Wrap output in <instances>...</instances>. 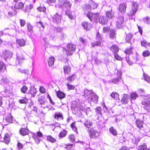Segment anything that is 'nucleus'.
<instances>
[{"label":"nucleus","instance_id":"4be33fe9","mask_svg":"<svg viewBox=\"0 0 150 150\" xmlns=\"http://www.w3.org/2000/svg\"><path fill=\"white\" fill-rule=\"evenodd\" d=\"M106 16L110 19L113 18L114 16V12L112 10L108 11L106 13Z\"/></svg>","mask_w":150,"mask_h":150},{"label":"nucleus","instance_id":"5701e85b","mask_svg":"<svg viewBox=\"0 0 150 150\" xmlns=\"http://www.w3.org/2000/svg\"><path fill=\"white\" fill-rule=\"evenodd\" d=\"M28 130L25 128H22L19 131L20 133L23 136H25L28 134Z\"/></svg>","mask_w":150,"mask_h":150},{"label":"nucleus","instance_id":"4c0bfd02","mask_svg":"<svg viewBox=\"0 0 150 150\" xmlns=\"http://www.w3.org/2000/svg\"><path fill=\"white\" fill-rule=\"evenodd\" d=\"M111 50L115 53H116L119 51L118 47L116 45H113L111 47Z\"/></svg>","mask_w":150,"mask_h":150},{"label":"nucleus","instance_id":"052dcab7","mask_svg":"<svg viewBox=\"0 0 150 150\" xmlns=\"http://www.w3.org/2000/svg\"><path fill=\"white\" fill-rule=\"evenodd\" d=\"M34 140L37 144H39L41 140L37 136H35L34 137Z\"/></svg>","mask_w":150,"mask_h":150},{"label":"nucleus","instance_id":"0e129e2a","mask_svg":"<svg viewBox=\"0 0 150 150\" xmlns=\"http://www.w3.org/2000/svg\"><path fill=\"white\" fill-rule=\"evenodd\" d=\"M132 50L131 48H129V49H127L125 51V53L127 54H130L132 53Z\"/></svg>","mask_w":150,"mask_h":150},{"label":"nucleus","instance_id":"5fc2aeb1","mask_svg":"<svg viewBox=\"0 0 150 150\" xmlns=\"http://www.w3.org/2000/svg\"><path fill=\"white\" fill-rule=\"evenodd\" d=\"M69 138L70 141L72 142H74L75 140V136L73 134L70 135L69 137Z\"/></svg>","mask_w":150,"mask_h":150},{"label":"nucleus","instance_id":"20e7f679","mask_svg":"<svg viewBox=\"0 0 150 150\" xmlns=\"http://www.w3.org/2000/svg\"><path fill=\"white\" fill-rule=\"evenodd\" d=\"M94 21L97 22L98 21L102 25L106 24L108 20L105 19V17L103 16H99L98 13H94Z\"/></svg>","mask_w":150,"mask_h":150},{"label":"nucleus","instance_id":"4d7b16f0","mask_svg":"<svg viewBox=\"0 0 150 150\" xmlns=\"http://www.w3.org/2000/svg\"><path fill=\"white\" fill-rule=\"evenodd\" d=\"M66 37L67 35L65 34L64 33H61L60 34L59 38L61 40H64V39H65L66 38Z\"/></svg>","mask_w":150,"mask_h":150},{"label":"nucleus","instance_id":"9d476101","mask_svg":"<svg viewBox=\"0 0 150 150\" xmlns=\"http://www.w3.org/2000/svg\"><path fill=\"white\" fill-rule=\"evenodd\" d=\"M123 17L122 16H119L116 21V26L118 28H120L124 23Z\"/></svg>","mask_w":150,"mask_h":150},{"label":"nucleus","instance_id":"2f4dec72","mask_svg":"<svg viewBox=\"0 0 150 150\" xmlns=\"http://www.w3.org/2000/svg\"><path fill=\"white\" fill-rule=\"evenodd\" d=\"M57 96L60 99L64 98L65 96V94L60 91L57 92Z\"/></svg>","mask_w":150,"mask_h":150},{"label":"nucleus","instance_id":"603ef678","mask_svg":"<svg viewBox=\"0 0 150 150\" xmlns=\"http://www.w3.org/2000/svg\"><path fill=\"white\" fill-rule=\"evenodd\" d=\"M19 102L21 103H26L28 102V99L26 98L19 100Z\"/></svg>","mask_w":150,"mask_h":150},{"label":"nucleus","instance_id":"c756f323","mask_svg":"<svg viewBox=\"0 0 150 150\" xmlns=\"http://www.w3.org/2000/svg\"><path fill=\"white\" fill-rule=\"evenodd\" d=\"M54 58L53 57L49 58L48 61L49 66L52 67L54 65Z\"/></svg>","mask_w":150,"mask_h":150},{"label":"nucleus","instance_id":"e433bc0d","mask_svg":"<svg viewBox=\"0 0 150 150\" xmlns=\"http://www.w3.org/2000/svg\"><path fill=\"white\" fill-rule=\"evenodd\" d=\"M93 16V13L90 12H88L87 14V17L90 19L91 21H93V20H94Z\"/></svg>","mask_w":150,"mask_h":150},{"label":"nucleus","instance_id":"f257e3e1","mask_svg":"<svg viewBox=\"0 0 150 150\" xmlns=\"http://www.w3.org/2000/svg\"><path fill=\"white\" fill-rule=\"evenodd\" d=\"M58 5L59 8H62L65 11L66 13L70 18L73 19V16L68 13V11L70 10L71 6L69 2L67 0H59Z\"/></svg>","mask_w":150,"mask_h":150},{"label":"nucleus","instance_id":"72a5a7b5","mask_svg":"<svg viewBox=\"0 0 150 150\" xmlns=\"http://www.w3.org/2000/svg\"><path fill=\"white\" fill-rule=\"evenodd\" d=\"M76 78V75L74 74H73L71 76H69L67 78V80H68L69 83H70L74 81Z\"/></svg>","mask_w":150,"mask_h":150},{"label":"nucleus","instance_id":"a211bd4d","mask_svg":"<svg viewBox=\"0 0 150 150\" xmlns=\"http://www.w3.org/2000/svg\"><path fill=\"white\" fill-rule=\"evenodd\" d=\"M96 39L97 40V41L95 42L94 43V46L95 45H97L99 46L101 44V40L102 38L101 37L99 34V32H98L97 33L96 36Z\"/></svg>","mask_w":150,"mask_h":150},{"label":"nucleus","instance_id":"423d86ee","mask_svg":"<svg viewBox=\"0 0 150 150\" xmlns=\"http://www.w3.org/2000/svg\"><path fill=\"white\" fill-rule=\"evenodd\" d=\"M138 4L136 2H133L132 4V10L129 15L130 16L134 15L138 10Z\"/></svg>","mask_w":150,"mask_h":150},{"label":"nucleus","instance_id":"864d4df0","mask_svg":"<svg viewBox=\"0 0 150 150\" xmlns=\"http://www.w3.org/2000/svg\"><path fill=\"white\" fill-rule=\"evenodd\" d=\"M38 101L41 104H44L45 101L44 98L42 97H40L38 99Z\"/></svg>","mask_w":150,"mask_h":150},{"label":"nucleus","instance_id":"bf43d9fd","mask_svg":"<svg viewBox=\"0 0 150 150\" xmlns=\"http://www.w3.org/2000/svg\"><path fill=\"white\" fill-rule=\"evenodd\" d=\"M67 86L68 88L71 90H74L75 89V87L69 84L68 83H67Z\"/></svg>","mask_w":150,"mask_h":150},{"label":"nucleus","instance_id":"f8f14e48","mask_svg":"<svg viewBox=\"0 0 150 150\" xmlns=\"http://www.w3.org/2000/svg\"><path fill=\"white\" fill-rule=\"evenodd\" d=\"M82 26L83 28L86 31L89 30L92 27L91 24L86 22H83L82 23Z\"/></svg>","mask_w":150,"mask_h":150},{"label":"nucleus","instance_id":"ddd939ff","mask_svg":"<svg viewBox=\"0 0 150 150\" xmlns=\"http://www.w3.org/2000/svg\"><path fill=\"white\" fill-rule=\"evenodd\" d=\"M11 87L10 86H8V87L7 86L5 91H2L1 93L2 96L4 97H9L10 93V89L11 88Z\"/></svg>","mask_w":150,"mask_h":150},{"label":"nucleus","instance_id":"393cba45","mask_svg":"<svg viewBox=\"0 0 150 150\" xmlns=\"http://www.w3.org/2000/svg\"><path fill=\"white\" fill-rule=\"evenodd\" d=\"M28 31V34L30 35L32 34L33 33V27L29 23H27Z\"/></svg>","mask_w":150,"mask_h":150},{"label":"nucleus","instance_id":"1a4fd4ad","mask_svg":"<svg viewBox=\"0 0 150 150\" xmlns=\"http://www.w3.org/2000/svg\"><path fill=\"white\" fill-rule=\"evenodd\" d=\"M130 138L129 139V141L132 144H137L139 141L140 138L138 137H135L131 134L130 136Z\"/></svg>","mask_w":150,"mask_h":150},{"label":"nucleus","instance_id":"c03bdc74","mask_svg":"<svg viewBox=\"0 0 150 150\" xmlns=\"http://www.w3.org/2000/svg\"><path fill=\"white\" fill-rule=\"evenodd\" d=\"M132 37V35L130 33H128L126 34V41L127 42H129V41L131 39Z\"/></svg>","mask_w":150,"mask_h":150},{"label":"nucleus","instance_id":"b1692460","mask_svg":"<svg viewBox=\"0 0 150 150\" xmlns=\"http://www.w3.org/2000/svg\"><path fill=\"white\" fill-rule=\"evenodd\" d=\"M64 71L65 74H69L71 72V68L69 65L64 66L63 67Z\"/></svg>","mask_w":150,"mask_h":150},{"label":"nucleus","instance_id":"7c9ffc66","mask_svg":"<svg viewBox=\"0 0 150 150\" xmlns=\"http://www.w3.org/2000/svg\"><path fill=\"white\" fill-rule=\"evenodd\" d=\"M16 42L20 46H23L25 43V41L23 39L17 40Z\"/></svg>","mask_w":150,"mask_h":150},{"label":"nucleus","instance_id":"2eb2a0df","mask_svg":"<svg viewBox=\"0 0 150 150\" xmlns=\"http://www.w3.org/2000/svg\"><path fill=\"white\" fill-rule=\"evenodd\" d=\"M126 3H123L121 4L119 6V11L121 13H124L126 11Z\"/></svg>","mask_w":150,"mask_h":150},{"label":"nucleus","instance_id":"a18cd8bd","mask_svg":"<svg viewBox=\"0 0 150 150\" xmlns=\"http://www.w3.org/2000/svg\"><path fill=\"white\" fill-rule=\"evenodd\" d=\"M143 76L144 77L145 81L148 82H150V77L148 76L147 74H145L144 73L143 74Z\"/></svg>","mask_w":150,"mask_h":150},{"label":"nucleus","instance_id":"58836bf2","mask_svg":"<svg viewBox=\"0 0 150 150\" xmlns=\"http://www.w3.org/2000/svg\"><path fill=\"white\" fill-rule=\"evenodd\" d=\"M4 139L6 143L8 144L9 142L10 139L9 134H8L6 133L5 134Z\"/></svg>","mask_w":150,"mask_h":150},{"label":"nucleus","instance_id":"7ed1b4c3","mask_svg":"<svg viewBox=\"0 0 150 150\" xmlns=\"http://www.w3.org/2000/svg\"><path fill=\"white\" fill-rule=\"evenodd\" d=\"M76 49V46L72 44H68L66 49H63V51L65 52L67 55H71L75 51Z\"/></svg>","mask_w":150,"mask_h":150},{"label":"nucleus","instance_id":"680f3d73","mask_svg":"<svg viewBox=\"0 0 150 150\" xmlns=\"http://www.w3.org/2000/svg\"><path fill=\"white\" fill-rule=\"evenodd\" d=\"M96 112L97 113L101 115V109L100 107H98L96 109Z\"/></svg>","mask_w":150,"mask_h":150},{"label":"nucleus","instance_id":"79ce46f5","mask_svg":"<svg viewBox=\"0 0 150 150\" xmlns=\"http://www.w3.org/2000/svg\"><path fill=\"white\" fill-rule=\"evenodd\" d=\"M6 68L5 65L3 63V62H0V71L1 70H6Z\"/></svg>","mask_w":150,"mask_h":150},{"label":"nucleus","instance_id":"bb28decb","mask_svg":"<svg viewBox=\"0 0 150 150\" xmlns=\"http://www.w3.org/2000/svg\"><path fill=\"white\" fill-rule=\"evenodd\" d=\"M110 96L114 100H117L119 98V94L116 92H113L110 95Z\"/></svg>","mask_w":150,"mask_h":150},{"label":"nucleus","instance_id":"774afa93","mask_svg":"<svg viewBox=\"0 0 150 150\" xmlns=\"http://www.w3.org/2000/svg\"><path fill=\"white\" fill-rule=\"evenodd\" d=\"M40 91L41 93H45V92L46 90L43 87L41 86L40 88Z\"/></svg>","mask_w":150,"mask_h":150},{"label":"nucleus","instance_id":"cd10ccee","mask_svg":"<svg viewBox=\"0 0 150 150\" xmlns=\"http://www.w3.org/2000/svg\"><path fill=\"white\" fill-rule=\"evenodd\" d=\"M143 122L140 120H137L136 122L137 126L139 129H141L143 127Z\"/></svg>","mask_w":150,"mask_h":150},{"label":"nucleus","instance_id":"f704fd0d","mask_svg":"<svg viewBox=\"0 0 150 150\" xmlns=\"http://www.w3.org/2000/svg\"><path fill=\"white\" fill-rule=\"evenodd\" d=\"M115 32L114 30L110 29V37L111 39H114L115 37Z\"/></svg>","mask_w":150,"mask_h":150},{"label":"nucleus","instance_id":"3c124183","mask_svg":"<svg viewBox=\"0 0 150 150\" xmlns=\"http://www.w3.org/2000/svg\"><path fill=\"white\" fill-rule=\"evenodd\" d=\"M144 22L145 23L147 24H150V18L146 17L144 19Z\"/></svg>","mask_w":150,"mask_h":150},{"label":"nucleus","instance_id":"13d9d810","mask_svg":"<svg viewBox=\"0 0 150 150\" xmlns=\"http://www.w3.org/2000/svg\"><path fill=\"white\" fill-rule=\"evenodd\" d=\"M33 7V6L31 4L29 6H27L26 7L25 11L28 12H29Z\"/></svg>","mask_w":150,"mask_h":150},{"label":"nucleus","instance_id":"a878e982","mask_svg":"<svg viewBox=\"0 0 150 150\" xmlns=\"http://www.w3.org/2000/svg\"><path fill=\"white\" fill-rule=\"evenodd\" d=\"M130 95L131 101L135 100L136 98L138 97L137 94L136 92H131Z\"/></svg>","mask_w":150,"mask_h":150},{"label":"nucleus","instance_id":"49530a36","mask_svg":"<svg viewBox=\"0 0 150 150\" xmlns=\"http://www.w3.org/2000/svg\"><path fill=\"white\" fill-rule=\"evenodd\" d=\"M67 132L64 130L62 131L59 134V136L60 138H62L64 137L67 134Z\"/></svg>","mask_w":150,"mask_h":150},{"label":"nucleus","instance_id":"6e6552de","mask_svg":"<svg viewBox=\"0 0 150 150\" xmlns=\"http://www.w3.org/2000/svg\"><path fill=\"white\" fill-rule=\"evenodd\" d=\"M12 53L10 51H4L1 54L3 58L6 61L7 59H10L12 56Z\"/></svg>","mask_w":150,"mask_h":150},{"label":"nucleus","instance_id":"de8ad7c7","mask_svg":"<svg viewBox=\"0 0 150 150\" xmlns=\"http://www.w3.org/2000/svg\"><path fill=\"white\" fill-rule=\"evenodd\" d=\"M121 79V76L120 75L117 78L113 79L112 81V82L114 83H117Z\"/></svg>","mask_w":150,"mask_h":150},{"label":"nucleus","instance_id":"f3484780","mask_svg":"<svg viewBox=\"0 0 150 150\" xmlns=\"http://www.w3.org/2000/svg\"><path fill=\"white\" fill-rule=\"evenodd\" d=\"M61 18V16L57 13H56L53 17V20L54 22H55L57 23L60 22Z\"/></svg>","mask_w":150,"mask_h":150},{"label":"nucleus","instance_id":"9b49d317","mask_svg":"<svg viewBox=\"0 0 150 150\" xmlns=\"http://www.w3.org/2000/svg\"><path fill=\"white\" fill-rule=\"evenodd\" d=\"M142 104L145 105L144 108L148 112L150 110V101L148 100H144L142 102Z\"/></svg>","mask_w":150,"mask_h":150},{"label":"nucleus","instance_id":"8fccbe9b","mask_svg":"<svg viewBox=\"0 0 150 150\" xmlns=\"http://www.w3.org/2000/svg\"><path fill=\"white\" fill-rule=\"evenodd\" d=\"M56 1V0H46L47 3L50 5L52 6L53 4Z\"/></svg>","mask_w":150,"mask_h":150},{"label":"nucleus","instance_id":"dca6fc26","mask_svg":"<svg viewBox=\"0 0 150 150\" xmlns=\"http://www.w3.org/2000/svg\"><path fill=\"white\" fill-rule=\"evenodd\" d=\"M129 98V95L126 94H124L122 99L121 100V102L123 104H126L128 102V99Z\"/></svg>","mask_w":150,"mask_h":150},{"label":"nucleus","instance_id":"6e6d98bb","mask_svg":"<svg viewBox=\"0 0 150 150\" xmlns=\"http://www.w3.org/2000/svg\"><path fill=\"white\" fill-rule=\"evenodd\" d=\"M71 127L72 129L75 132H77V128L75 126V123L74 122L72 123L71 125Z\"/></svg>","mask_w":150,"mask_h":150},{"label":"nucleus","instance_id":"6ab92c4d","mask_svg":"<svg viewBox=\"0 0 150 150\" xmlns=\"http://www.w3.org/2000/svg\"><path fill=\"white\" fill-rule=\"evenodd\" d=\"M54 117L58 120H61L63 119V117L62 113L60 112H55L54 114Z\"/></svg>","mask_w":150,"mask_h":150},{"label":"nucleus","instance_id":"39448f33","mask_svg":"<svg viewBox=\"0 0 150 150\" xmlns=\"http://www.w3.org/2000/svg\"><path fill=\"white\" fill-rule=\"evenodd\" d=\"M13 117L10 113H7L4 116L3 122L4 125H7L8 123H12L13 122Z\"/></svg>","mask_w":150,"mask_h":150},{"label":"nucleus","instance_id":"09e8293b","mask_svg":"<svg viewBox=\"0 0 150 150\" xmlns=\"http://www.w3.org/2000/svg\"><path fill=\"white\" fill-rule=\"evenodd\" d=\"M150 55V52L148 50L144 51L142 53V55L144 57L149 56Z\"/></svg>","mask_w":150,"mask_h":150},{"label":"nucleus","instance_id":"e2e57ef3","mask_svg":"<svg viewBox=\"0 0 150 150\" xmlns=\"http://www.w3.org/2000/svg\"><path fill=\"white\" fill-rule=\"evenodd\" d=\"M38 26L39 28L42 27L43 29L44 28V26L43 25L41 21H39L37 23Z\"/></svg>","mask_w":150,"mask_h":150},{"label":"nucleus","instance_id":"0eeeda50","mask_svg":"<svg viewBox=\"0 0 150 150\" xmlns=\"http://www.w3.org/2000/svg\"><path fill=\"white\" fill-rule=\"evenodd\" d=\"M0 83L1 85L5 86V88H6L7 86L8 87V86H10L9 85L10 84L9 81L6 76H1L0 80Z\"/></svg>","mask_w":150,"mask_h":150},{"label":"nucleus","instance_id":"c9c22d12","mask_svg":"<svg viewBox=\"0 0 150 150\" xmlns=\"http://www.w3.org/2000/svg\"><path fill=\"white\" fill-rule=\"evenodd\" d=\"M110 133L114 136H116L117 134V132L116 130L114 129L113 127H111L109 129Z\"/></svg>","mask_w":150,"mask_h":150},{"label":"nucleus","instance_id":"f03ea898","mask_svg":"<svg viewBox=\"0 0 150 150\" xmlns=\"http://www.w3.org/2000/svg\"><path fill=\"white\" fill-rule=\"evenodd\" d=\"M84 124L88 128L87 131L90 137L93 138L94 136V127L93 123L90 121L86 120Z\"/></svg>","mask_w":150,"mask_h":150},{"label":"nucleus","instance_id":"37998d69","mask_svg":"<svg viewBox=\"0 0 150 150\" xmlns=\"http://www.w3.org/2000/svg\"><path fill=\"white\" fill-rule=\"evenodd\" d=\"M28 89V87H27L26 86L24 85L21 88V91L22 93H26V91H27Z\"/></svg>","mask_w":150,"mask_h":150},{"label":"nucleus","instance_id":"aec40b11","mask_svg":"<svg viewBox=\"0 0 150 150\" xmlns=\"http://www.w3.org/2000/svg\"><path fill=\"white\" fill-rule=\"evenodd\" d=\"M17 59L19 64L23 62L24 59V57L23 54L18 53L16 55Z\"/></svg>","mask_w":150,"mask_h":150},{"label":"nucleus","instance_id":"412c9836","mask_svg":"<svg viewBox=\"0 0 150 150\" xmlns=\"http://www.w3.org/2000/svg\"><path fill=\"white\" fill-rule=\"evenodd\" d=\"M85 95L88 98H91L92 99V97L93 95V91H89L87 90H85L84 91Z\"/></svg>","mask_w":150,"mask_h":150},{"label":"nucleus","instance_id":"473e14b6","mask_svg":"<svg viewBox=\"0 0 150 150\" xmlns=\"http://www.w3.org/2000/svg\"><path fill=\"white\" fill-rule=\"evenodd\" d=\"M138 150H150L149 148H147V146L146 144H144L139 146L138 147Z\"/></svg>","mask_w":150,"mask_h":150},{"label":"nucleus","instance_id":"a19ab883","mask_svg":"<svg viewBox=\"0 0 150 150\" xmlns=\"http://www.w3.org/2000/svg\"><path fill=\"white\" fill-rule=\"evenodd\" d=\"M47 139L48 141L52 143L55 142L56 141V140L54 138L50 135L48 136L47 137Z\"/></svg>","mask_w":150,"mask_h":150},{"label":"nucleus","instance_id":"338daca9","mask_svg":"<svg viewBox=\"0 0 150 150\" xmlns=\"http://www.w3.org/2000/svg\"><path fill=\"white\" fill-rule=\"evenodd\" d=\"M114 56L115 59L117 60H121L122 59L121 57H120L116 53H115Z\"/></svg>","mask_w":150,"mask_h":150},{"label":"nucleus","instance_id":"69168bd1","mask_svg":"<svg viewBox=\"0 0 150 150\" xmlns=\"http://www.w3.org/2000/svg\"><path fill=\"white\" fill-rule=\"evenodd\" d=\"M20 25L21 27H23L25 25V21L23 19H20Z\"/></svg>","mask_w":150,"mask_h":150},{"label":"nucleus","instance_id":"c85d7f7f","mask_svg":"<svg viewBox=\"0 0 150 150\" xmlns=\"http://www.w3.org/2000/svg\"><path fill=\"white\" fill-rule=\"evenodd\" d=\"M23 6L24 5L22 2L16 3L14 6L15 8L17 9H21L23 8Z\"/></svg>","mask_w":150,"mask_h":150},{"label":"nucleus","instance_id":"ea45409f","mask_svg":"<svg viewBox=\"0 0 150 150\" xmlns=\"http://www.w3.org/2000/svg\"><path fill=\"white\" fill-rule=\"evenodd\" d=\"M149 42L145 40H143L141 41V45L142 46L147 48L148 46Z\"/></svg>","mask_w":150,"mask_h":150},{"label":"nucleus","instance_id":"4468645a","mask_svg":"<svg viewBox=\"0 0 150 150\" xmlns=\"http://www.w3.org/2000/svg\"><path fill=\"white\" fill-rule=\"evenodd\" d=\"M8 14L9 16H12L15 15L17 12L12 7H9L8 9Z\"/></svg>","mask_w":150,"mask_h":150}]
</instances>
